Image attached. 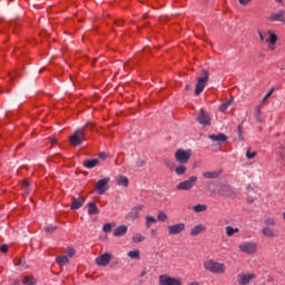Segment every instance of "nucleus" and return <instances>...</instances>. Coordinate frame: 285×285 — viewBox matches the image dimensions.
<instances>
[{
	"instance_id": "nucleus-2",
	"label": "nucleus",
	"mask_w": 285,
	"mask_h": 285,
	"mask_svg": "<svg viewBox=\"0 0 285 285\" xmlns=\"http://www.w3.org/2000/svg\"><path fill=\"white\" fill-rule=\"evenodd\" d=\"M196 79H197V83H196V88H195V96L199 97V95H202V92H204V89L208 85V81L210 79V72H208V70H206V69H203L202 77H197Z\"/></svg>"
},
{
	"instance_id": "nucleus-44",
	"label": "nucleus",
	"mask_w": 285,
	"mask_h": 285,
	"mask_svg": "<svg viewBox=\"0 0 285 285\" xmlns=\"http://www.w3.org/2000/svg\"><path fill=\"white\" fill-rule=\"evenodd\" d=\"M46 233H55V230H57V226H53V225H48L46 228H45Z\"/></svg>"
},
{
	"instance_id": "nucleus-21",
	"label": "nucleus",
	"mask_w": 285,
	"mask_h": 285,
	"mask_svg": "<svg viewBox=\"0 0 285 285\" xmlns=\"http://www.w3.org/2000/svg\"><path fill=\"white\" fill-rule=\"evenodd\" d=\"M126 233H128V226L120 225L114 230V237H122Z\"/></svg>"
},
{
	"instance_id": "nucleus-23",
	"label": "nucleus",
	"mask_w": 285,
	"mask_h": 285,
	"mask_svg": "<svg viewBox=\"0 0 285 285\" xmlns=\"http://www.w3.org/2000/svg\"><path fill=\"white\" fill-rule=\"evenodd\" d=\"M56 263L58 266H68V264H70V259H68V256L62 255L56 257Z\"/></svg>"
},
{
	"instance_id": "nucleus-3",
	"label": "nucleus",
	"mask_w": 285,
	"mask_h": 285,
	"mask_svg": "<svg viewBox=\"0 0 285 285\" xmlns=\"http://www.w3.org/2000/svg\"><path fill=\"white\" fill-rule=\"evenodd\" d=\"M238 249L240 253H245V255H255V253L259 250V244L256 242L246 240L238 245Z\"/></svg>"
},
{
	"instance_id": "nucleus-61",
	"label": "nucleus",
	"mask_w": 285,
	"mask_h": 285,
	"mask_svg": "<svg viewBox=\"0 0 285 285\" xmlns=\"http://www.w3.org/2000/svg\"><path fill=\"white\" fill-rule=\"evenodd\" d=\"M282 70H285V69H282Z\"/></svg>"
},
{
	"instance_id": "nucleus-29",
	"label": "nucleus",
	"mask_w": 285,
	"mask_h": 285,
	"mask_svg": "<svg viewBox=\"0 0 285 285\" xmlns=\"http://www.w3.org/2000/svg\"><path fill=\"white\" fill-rule=\"evenodd\" d=\"M264 226H268L271 228L277 226V220H275V218L273 217H267L264 219Z\"/></svg>"
},
{
	"instance_id": "nucleus-54",
	"label": "nucleus",
	"mask_w": 285,
	"mask_h": 285,
	"mask_svg": "<svg viewBox=\"0 0 285 285\" xmlns=\"http://www.w3.org/2000/svg\"><path fill=\"white\" fill-rule=\"evenodd\" d=\"M106 157H107L106 153H100V154H99V158H100V159H106Z\"/></svg>"
},
{
	"instance_id": "nucleus-20",
	"label": "nucleus",
	"mask_w": 285,
	"mask_h": 285,
	"mask_svg": "<svg viewBox=\"0 0 285 285\" xmlns=\"http://www.w3.org/2000/svg\"><path fill=\"white\" fill-rule=\"evenodd\" d=\"M208 139L212 141H218V144H224L228 139V137L225 134H218V135H209Z\"/></svg>"
},
{
	"instance_id": "nucleus-11",
	"label": "nucleus",
	"mask_w": 285,
	"mask_h": 285,
	"mask_svg": "<svg viewBox=\"0 0 285 285\" xmlns=\"http://www.w3.org/2000/svg\"><path fill=\"white\" fill-rule=\"evenodd\" d=\"M167 229H168V235H179L184 233V230H186V224L178 223L175 225H169Z\"/></svg>"
},
{
	"instance_id": "nucleus-57",
	"label": "nucleus",
	"mask_w": 285,
	"mask_h": 285,
	"mask_svg": "<svg viewBox=\"0 0 285 285\" xmlns=\"http://www.w3.org/2000/svg\"><path fill=\"white\" fill-rule=\"evenodd\" d=\"M118 26H122V22L121 21H117L116 22Z\"/></svg>"
},
{
	"instance_id": "nucleus-14",
	"label": "nucleus",
	"mask_w": 285,
	"mask_h": 285,
	"mask_svg": "<svg viewBox=\"0 0 285 285\" xmlns=\"http://www.w3.org/2000/svg\"><path fill=\"white\" fill-rule=\"evenodd\" d=\"M269 21H281V23H285V11L279 10L277 12H272L267 18Z\"/></svg>"
},
{
	"instance_id": "nucleus-45",
	"label": "nucleus",
	"mask_w": 285,
	"mask_h": 285,
	"mask_svg": "<svg viewBox=\"0 0 285 285\" xmlns=\"http://www.w3.org/2000/svg\"><path fill=\"white\" fill-rule=\"evenodd\" d=\"M67 257H72L75 255V249L72 247H68L66 250Z\"/></svg>"
},
{
	"instance_id": "nucleus-1",
	"label": "nucleus",
	"mask_w": 285,
	"mask_h": 285,
	"mask_svg": "<svg viewBox=\"0 0 285 285\" xmlns=\"http://www.w3.org/2000/svg\"><path fill=\"white\" fill-rule=\"evenodd\" d=\"M205 271L213 275H224L226 273V264L216 262L215 259H207L203 263Z\"/></svg>"
},
{
	"instance_id": "nucleus-24",
	"label": "nucleus",
	"mask_w": 285,
	"mask_h": 285,
	"mask_svg": "<svg viewBox=\"0 0 285 285\" xmlns=\"http://www.w3.org/2000/svg\"><path fill=\"white\" fill-rule=\"evenodd\" d=\"M88 215H99V208H97V203L90 202L88 204Z\"/></svg>"
},
{
	"instance_id": "nucleus-41",
	"label": "nucleus",
	"mask_w": 285,
	"mask_h": 285,
	"mask_svg": "<svg viewBox=\"0 0 285 285\" xmlns=\"http://www.w3.org/2000/svg\"><path fill=\"white\" fill-rule=\"evenodd\" d=\"M246 157H247L248 159H255V157H257V153H256V151L250 153V149H248V150L246 151Z\"/></svg>"
},
{
	"instance_id": "nucleus-25",
	"label": "nucleus",
	"mask_w": 285,
	"mask_h": 285,
	"mask_svg": "<svg viewBox=\"0 0 285 285\" xmlns=\"http://www.w3.org/2000/svg\"><path fill=\"white\" fill-rule=\"evenodd\" d=\"M219 175H222V173H219V171H205V173H203V177H205V179H217V177H219Z\"/></svg>"
},
{
	"instance_id": "nucleus-8",
	"label": "nucleus",
	"mask_w": 285,
	"mask_h": 285,
	"mask_svg": "<svg viewBox=\"0 0 285 285\" xmlns=\"http://www.w3.org/2000/svg\"><path fill=\"white\" fill-rule=\"evenodd\" d=\"M196 119L200 126H210L213 119L210 118V114L208 111L200 109L196 116Z\"/></svg>"
},
{
	"instance_id": "nucleus-9",
	"label": "nucleus",
	"mask_w": 285,
	"mask_h": 285,
	"mask_svg": "<svg viewBox=\"0 0 285 285\" xmlns=\"http://www.w3.org/2000/svg\"><path fill=\"white\" fill-rule=\"evenodd\" d=\"M108 184H110V177L98 180L95 186L97 195H104L108 190Z\"/></svg>"
},
{
	"instance_id": "nucleus-35",
	"label": "nucleus",
	"mask_w": 285,
	"mask_h": 285,
	"mask_svg": "<svg viewBox=\"0 0 285 285\" xmlns=\"http://www.w3.org/2000/svg\"><path fill=\"white\" fill-rule=\"evenodd\" d=\"M30 181L23 180L22 181V188H23V195H30Z\"/></svg>"
},
{
	"instance_id": "nucleus-49",
	"label": "nucleus",
	"mask_w": 285,
	"mask_h": 285,
	"mask_svg": "<svg viewBox=\"0 0 285 285\" xmlns=\"http://www.w3.org/2000/svg\"><path fill=\"white\" fill-rule=\"evenodd\" d=\"M256 120L262 124V114H255Z\"/></svg>"
},
{
	"instance_id": "nucleus-60",
	"label": "nucleus",
	"mask_w": 285,
	"mask_h": 285,
	"mask_svg": "<svg viewBox=\"0 0 285 285\" xmlns=\"http://www.w3.org/2000/svg\"><path fill=\"white\" fill-rule=\"evenodd\" d=\"M95 61H97V59H94V63H95Z\"/></svg>"
},
{
	"instance_id": "nucleus-34",
	"label": "nucleus",
	"mask_w": 285,
	"mask_h": 285,
	"mask_svg": "<svg viewBox=\"0 0 285 285\" xmlns=\"http://www.w3.org/2000/svg\"><path fill=\"white\" fill-rule=\"evenodd\" d=\"M153 224H157V218H155V216H146L147 228H150Z\"/></svg>"
},
{
	"instance_id": "nucleus-51",
	"label": "nucleus",
	"mask_w": 285,
	"mask_h": 285,
	"mask_svg": "<svg viewBox=\"0 0 285 285\" xmlns=\"http://www.w3.org/2000/svg\"><path fill=\"white\" fill-rule=\"evenodd\" d=\"M258 36L261 41H266V38L264 37V33H262V31H258Z\"/></svg>"
},
{
	"instance_id": "nucleus-17",
	"label": "nucleus",
	"mask_w": 285,
	"mask_h": 285,
	"mask_svg": "<svg viewBox=\"0 0 285 285\" xmlns=\"http://www.w3.org/2000/svg\"><path fill=\"white\" fill-rule=\"evenodd\" d=\"M261 233L262 235H264V237H268L269 239H273V237H277V233H275V229L265 225L263 226Z\"/></svg>"
},
{
	"instance_id": "nucleus-5",
	"label": "nucleus",
	"mask_w": 285,
	"mask_h": 285,
	"mask_svg": "<svg viewBox=\"0 0 285 285\" xmlns=\"http://www.w3.org/2000/svg\"><path fill=\"white\" fill-rule=\"evenodd\" d=\"M197 176H191L176 185V190H193L197 186Z\"/></svg>"
},
{
	"instance_id": "nucleus-55",
	"label": "nucleus",
	"mask_w": 285,
	"mask_h": 285,
	"mask_svg": "<svg viewBox=\"0 0 285 285\" xmlns=\"http://www.w3.org/2000/svg\"><path fill=\"white\" fill-rule=\"evenodd\" d=\"M274 92H275V88H272V89L267 92V95H269V96L272 97Z\"/></svg>"
},
{
	"instance_id": "nucleus-28",
	"label": "nucleus",
	"mask_w": 285,
	"mask_h": 285,
	"mask_svg": "<svg viewBox=\"0 0 285 285\" xmlns=\"http://www.w3.org/2000/svg\"><path fill=\"white\" fill-rule=\"evenodd\" d=\"M191 209L194 213H205V210H208V206L198 204L193 206Z\"/></svg>"
},
{
	"instance_id": "nucleus-6",
	"label": "nucleus",
	"mask_w": 285,
	"mask_h": 285,
	"mask_svg": "<svg viewBox=\"0 0 285 285\" xmlns=\"http://www.w3.org/2000/svg\"><path fill=\"white\" fill-rule=\"evenodd\" d=\"M190 157H193V153L190 150H186V149H178L175 153V159L176 161H178V164H188V161L190 160Z\"/></svg>"
},
{
	"instance_id": "nucleus-53",
	"label": "nucleus",
	"mask_w": 285,
	"mask_h": 285,
	"mask_svg": "<svg viewBox=\"0 0 285 285\" xmlns=\"http://www.w3.org/2000/svg\"><path fill=\"white\" fill-rule=\"evenodd\" d=\"M253 202H255V199L252 196L247 197V204H253Z\"/></svg>"
},
{
	"instance_id": "nucleus-13",
	"label": "nucleus",
	"mask_w": 285,
	"mask_h": 285,
	"mask_svg": "<svg viewBox=\"0 0 285 285\" xmlns=\"http://www.w3.org/2000/svg\"><path fill=\"white\" fill-rule=\"evenodd\" d=\"M112 259V254L105 253L96 258V264L98 266H108Z\"/></svg>"
},
{
	"instance_id": "nucleus-40",
	"label": "nucleus",
	"mask_w": 285,
	"mask_h": 285,
	"mask_svg": "<svg viewBox=\"0 0 285 285\" xmlns=\"http://www.w3.org/2000/svg\"><path fill=\"white\" fill-rule=\"evenodd\" d=\"M104 233H110L112 230V224L107 223L102 227Z\"/></svg>"
},
{
	"instance_id": "nucleus-27",
	"label": "nucleus",
	"mask_w": 285,
	"mask_h": 285,
	"mask_svg": "<svg viewBox=\"0 0 285 285\" xmlns=\"http://www.w3.org/2000/svg\"><path fill=\"white\" fill-rule=\"evenodd\" d=\"M127 256L130 257V259H140V250L139 249H134L127 253Z\"/></svg>"
},
{
	"instance_id": "nucleus-56",
	"label": "nucleus",
	"mask_w": 285,
	"mask_h": 285,
	"mask_svg": "<svg viewBox=\"0 0 285 285\" xmlns=\"http://www.w3.org/2000/svg\"><path fill=\"white\" fill-rule=\"evenodd\" d=\"M186 90H190V85H186Z\"/></svg>"
},
{
	"instance_id": "nucleus-10",
	"label": "nucleus",
	"mask_w": 285,
	"mask_h": 285,
	"mask_svg": "<svg viewBox=\"0 0 285 285\" xmlns=\"http://www.w3.org/2000/svg\"><path fill=\"white\" fill-rule=\"evenodd\" d=\"M144 210V205H137L130 209L127 214L128 222H135V219H139L140 213Z\"/></svg>"
},
{
	"instance_id": "nucleus-59",
	"label": "nucleus",
	"mask_w": 285,
	"mask_h": 285,
	"mask_svg": "<svg viewBox=\"0 0 285 285\" xmlns=\"http://www.w3.org/2000/svg\"><path fill=\"white\" fill-rule=\"evenodd\" d=\"M167 168H170V165H169V164H167Z\"/></svg>"
},
{
	"instance_id": "nucleus-37",
	"label": "nucleus",
	"mask_w": 285,
	"mask_h": 285,
	"mask_svg": "<svg viewBox=\"0 0 285 285\" xmlns=\"http://www.w3.org/2000/svg\"><path fill=\"white\" fill-rule=\"evenodd\" d=\"M157 219H158V222H167L168 215H166V213H164V212H160V213H158Z\"/></svg>"
},
{
	"instance_id": "nucleus-33",
	"label": "nucleus",
	"mask_w": 285,
	"mask_h": 285,
	"mask_svg": "<svg viewBox=\"0 0 285 285\" xmlns=\"http://www.w3.org/2000/svg\"><path fill=\"white\" fill-rule=\"evenodd\" d=\"M232 104H233V99H229V100H227L226 102L222 104V105L219 106L220 112L227 111L228 108H230Z\"/></svg>"
},
{
	"instance_id": "nucleus-15",
	"label": "nucleus",
	"mask_w": 285,
	"mask_h": 285,
	"mask_svg": "<svg viewBox=\"0 0 285 285\" xmlns=\"http://www.w3.org/2000/svg\"><path fill=\"white\" fill-rule=\"evenodd\" d=\"M217 193L220 195V197H230L233 194V188L228 185H220Z\"/></svg>"
},
{
	"instance_id": "nucleus-7",
	"label": "nucleus",
	"mask_w": 285,
	"mask_h": 285,
	"mask_svg": "<svg viewBox=\"0 0 285 285\" xmlns=\"http://www.w3.org/2000/svg\"><path fill=\"white\" fill-rule=\"evenodd\" d=\"M158 285H184V282L181 281V278H176L163 274L159 276Z\"/></svg>"
},
{
	"instance_id": "nucleus-4",
	"label": "nucleus",
	"mask_w": 285,
	"mask_h": 285,
	"mask_svg": "<svg viewBox=\"0 0 285 285\" xmlns=\"http://www.w3.org/2000/svg\"><path fill=\"white\" fill-rule=\"evenodd\" d=\"M69 141L71 146H81L86 141V129L76 130L70 137Z\"/></svg>"
},
{
	"instance_id": "nucleus-43",
	"label": "nucleus",
	"mask_w": 285,
	"mask_h": 285,
	"mask_svg": "<svg viewBox=\"0 0 285 285\" xmlns=\"http://www.w3.org/2000/svg\"><path fill=\"white\" fill-rule=\"evenodd\" d=\"M271 99V94H266L263 99L261 100V106H266V101Z\"/></svg>"
},
{
	"instance_id": "nucleus-16",
	"label": "nucleus",
	"mask_w": 285,
	"mask_h": 285,
	"mask_svg": "<svg viewBox=\"0 0 285 285\" xmlns=\"http://www.w3.org/2000/svg\"><path fill=\"white\" fill-rule=\"evenodd\" d=\"M83 204H86V198L82 196H79L78 198H73L70 208L71 210H79V208H81Z\"/></svg>"
},
{
	"instance_id": "nucleus-31",
	"label": "nucleus",
	"mask_w": 285,
	"mask_h": 285,
	"mask_svg": "<svg viewBox=\"0 0 285 285\" xmlns=\"http://www.w3.org/2000/svg\"><path fill=\"white\" fill-rule=\"evenodd\" d=\"M265 41L266 43H272V46H275L277 43V35L269 31V38H266Z\"/></svg>"
},
{
	"instance_id": "nucleus-36",
	"label": "nucleus",
	"mask_w": 285,
	"mask_h": 285,
	"mask_svg": "<svg viewBox=\"0 0 285 285\" xmlns=\"http://www.w3.org/2000/svg\"><path fill=\"white\" fill-rule=\"evenodd\" d=\"M144 239H146V236L141 235V234H136L134 237H132V242L135 244H139L141 242H144Z\"/></svg>"
},
{
	"instance_id": "nucleus-42",
	"label": "nucleus",
	"mask_w": 285,
	"mask_h": 285,
	"mask_svg": "<svg viewBox=\"0 0 285 285\" xmlns=\"http://www.w3.org/2000/svg\"><path fill=\"white\" fill-rule=\"evenodd\" d=\"M14 266H21V267H23V266H26V261H23V258H17V259L14 261Z\"/></svg>"
},
{
	"instance_id": "nucleus-18",
	"label": "nucleus",
	"mask_w": 285,
	"mask_h": 285,
	"mask_svg": "<svg viewBox=\"0 0 285 285\" xmlns=\"http://www.w3.org/2000/svg\"><path fill=\"white\" fill-rule=\"evenodd\" d=\"M204 230H206V225L198 224L190 229V235L191 237H197V235H202Z\"/></svg>"
},
{
	"instance_id": "nucleus-48",
	"label": "nucleus",
	"mask_w": 285,
	"mask_h": 285,
	"mask_svg": "<svg viewBox=\"0 0 285 285\" xmlns=\"http://www.w3.org/2000/svg\"><path fill=\"white\" fill-rule=\"evenodd\" d=\"M0 250L1 253H8V245H1Z\"/></svg>"
},
{
	"instance_id": "nucleus-19",
	"label": "nucleus",
	"mask_w": 285,
	"mask_h": 285,
	"mask_svg": "<svg viewBox=\"0 0 285 285\" xmlns=\"http://www.w3.org/2000/svg\"><path fill=\"white\" fill-rule=\"evenodd\" d=\"M82 166L87 168L88 170H92V168L99 166V159H87L82 163Z\"/></svg>"
},
{
	"instance_id": "nucleus-32",
	"label": "nucleus",
	"mask_w": 285,
	"mask_h": 285,
	"mask_svg": "<svg viewBox=\"0 0 285 285\" xmlns=\"http://www.w3.org/2000/svg\"><path fill=\"white\" fill-rule=\"evenodd\" d=\"M117 184H118V186H125V188H127V186H128V177L118 176L117 177Z\"/></svg>"
},
{
	"instance_id": "nucleus-30",
	"label": "nucleus",
	"mask_w": 285,
	"mask_h": 285,
	"mask_svg": "<svg viewBox=\"0 0 285 285\" xmlns=\"http://www.w3.org/2000/svg\"><path fill=\"white\" fill-rule=\"evenodd\" d=\"M225 230H226L227 237H233V235H235V233H239V228H237V227L235 228L233 226H227L225 228Z\"/></svg>"
},
{
	"instance_id": "nucleus-12",
	"label": "nucleus",
	"mask_w": 285,
	"mask_h": 285,
	"mask_svg": "<svg viewBox=\"0 0 285 285\" xmlns=\"http://www.w3.org/2000/svg\"><path fill=\"white\" fill-rule=\"evenodd\" d=\"M253 279H255V274L240 273L236 277V281L239 285H248Z\"/></svg>"
},
{
	"instance_id": "nucleus-47",
	"label": "nucleus",
	"mask_w": 285,
	"mask_h": 285,
	"mask_svg": "<svg viewBox=\"0 0 285 285\" xmlns=\"http://www.w3.org/2000/svg\"><path fill=\"white\" fill-rule=\"evenodd\" d=\"M240 6H248V3H250V1L253 0H238Z\"/></svg>"
},
{
	"instance_id": "nucleus-58",
	"label": "nucleus",
	"mask_w": 285,
	"mask_h": 285,
	"mask_svg": "<svg viewBox=\"0 0 285 285\" xmlns=\"http://www.w3.org/2000/svg\"><path fill=\"white\" fill-rule=\"evenodd\" d=\"M276 1H277V3H282L283 0H276Z\"/></svg>"
},
{
	"instance_id": "nucleus-26",
	"label": "nucleus",
	"mask_w": 285,
	"mask_h": 285,
	"mask_svg": "<svg viewBox=\"0 0 285 285\" xmlns=\"http://www.w3.org/2000/svg\"><path fill=\"white\" fill-rule=\"evenodd\" d=\"M187 170H188V167H186V165H180V166L176 167L175 174L178 177H181L183 175H186Z\"/></svg>"
},
{
	"instance_id": "nucleus-22",
	"label": "nucleus",
	"mask_w": 285,
	"mask_h": 285,
	"mask_svg": "<svg viewBox=\"0 0 285 285\" xmlns=\"http://www.w3.org/2000/svg\"><path fill=\"white\" fill-rule=\"evenodd\" d=\"M22 285H37V278L32 275H23Z\"/></svg>"
},
{
	"instance_id": "nucleus-39",
	"label": "nucleus",
	"mask_w": 285,
	"mask_h": 285,
	"mask_svg": "<svg viewBox=\"0 0 285 285\" xmlns=\"http://www.w3.org/2000/svg\"><path fill=\"white\" fill-rule=\"evenodd\" d=\"M136 166H137V168H144V166H146V160L141 159V158H138L136 160Z\"/></svg>"
},
{
	"instance_id": "nucleus-38",
	"label": "nucleus",
	"mask_w": 285,
	"mask_h": 285,
	"mask_svg": "<svg viewBox=\"0 0 285 285\" xmlns=\"http://www.w3.org/2000/svg\"><path fill=\"white\" fill-rule=\"evenodd\" d=\"M243 129H244V126L240 124V125H238V127H237V130H238V139H240V141H243V139H244V131H243Z\"/></svg>"
},
{
	"instance_id": "nucleus-52",
	"label": "nucleus",
	"mask_w": 285,
	"mask_h": 285,
	"mask_svg": "<svg viewBox=\"0 0 285 285\" xmlns=\"http://www.w3.org/2000/svg\"><path fill=\"white\" fill-rule=\"evenodd\" d=\"M49 141H50V144H52V146H55V144H57V138L50 137Z\"/></svg>"
},
{
	"instance_id": "nucleus-50",
	"label": "nucleus",
	"mask_w": 285,
	"mask_h": 285,
	"mask_svg": "<svg viewBox=\"0 0 285 285\" xmlns=\"http://www.w3.org/2000/svg\"><path fill=\"white\" fill-rule=\"evenodd\" d=\"M23 284L22 281L14 279L10 285H21Z\"/></svg>"
},
{
	"instance_id": "nucleus-46",
	"label": "nucleus",
	"mask_w": 285,
	"mask_h": 285,
	"mask_svg": "<svg viewBox=\"0 0 285 285\" xmlns=\"http://www.w3.org/2000/svg\"><path fill=\"white\" fill-rule=\"evenodd\" d=\"M255 115H262V105L255 107Z\"/></svg>"
}]
</instances>
